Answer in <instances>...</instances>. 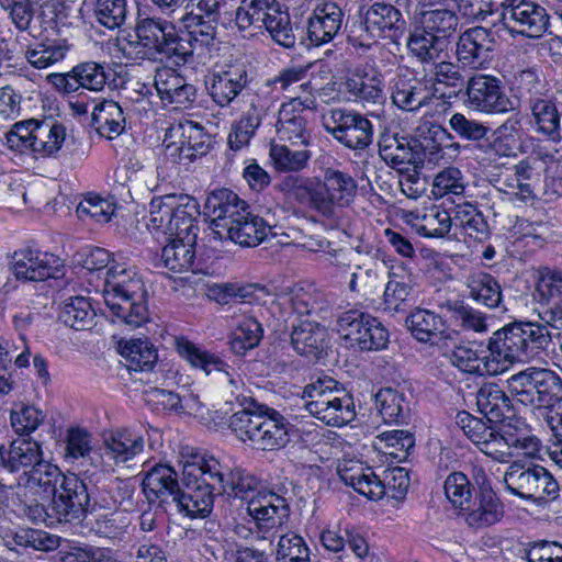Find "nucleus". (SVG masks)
Here are the masks:
<instances>
[{
	"label": "nucleus",
	"instance_id": "obj_42",
	"mask_svg": "<svg viewBox=\"0 0 562 562\" xmlns=\"http://www.w3.org/2000/svg\"><path fill=\"white\" fill-rule=\"evenodd\" d=\"M270 232L267 222L248 210L224 237L241 247H256L266 240Z\"/></svg>",
	"mask_w": 562,
	"mask_h": 562
},
{
	"label": "nucleus",
	"instance_id": "obj_1",
	"mask_svg": "<svg viewBox=\"0 0 562 562\" xmlns=\"http://www.w3.org/2000/svg\"><path fill=\"white\" fill-rule=\"evenodd\" d=\"M181 355L192 367L201 369L206 375L216 374L227 383V390L241 406L229 417L228 426L241 441L262 451L278 450L288 445L292 424L278 411L238 393L244 386L243 381L235 376L232 366L217 353Z\"/></svg>",
	"mask_w": 562,
	"mask_h": 562
},
{
	"label": "nucleus",
	"instance_id": "obj_51",
	"mask_svg": "<svg viewBox=\"0 0 562 562\" xmlns=\"http://www.w3.org/2000/svg\"><path fill=\"white\" fill-rule=\"evenodd\" d=\"M269 156L277 171L292 173L300 172L308 166L312 153L307 147L292 149L285 144L271 143Z\"/></svg>",
	"mask_w": 562,
	"mask_h": 562
},
{
	"label": "nucleus",
	"instance_id": "obj_56",
	"mask_svg": "<svg viewBox=\"0 0 562 562\" xmlns=\"http://www.w3.org/2000/svg\"><path fill=\"white\" fill-rule=\"evenodd\" d=\"M367 315L357 310L344 312L337 321V333L341 340L340 347L345 349H357L362 339Z\"/></svg>",
	"mask_w": 562,
	"mask_h": 562
},
{
	"label": "nucleus",
	"instance_id": "obj_50",
	"mask_svg": "<svg viewBox=\"0 0 562 562\" xmlns=\"http://www.w3.org/2000/svg\"><path fill=\"white\" fill-rule=\"evenodd\" d=\"M423 31L424 26L419 23L407 40V47L419 61L431 64L440 58L445 42L438 35Z\"/></svg>",
	"mask_w": 562,
	"mask_h": 562
},
{
	"label": "nucleus",
	"instance_id": "obj_5",
	"mask_svg": "<svg viewBox=\"0 0 562 562\" xmlns=\"http://www.w3.org/2000/svg\"><path fill=\"white\" fill-rule=\"evenodd\" d=\"M102 294L112 314L125 324L138 327L147 322V290L135 268L111 265L105 272Z\"/></svg>",
	"mask_w": 562,
	"mask_h": 562
},
{
	"label": "nucleus",
	"instance_id": "obj_4",
	"mask_svg": "<svg viewBox=\"0 0 562 562\" xmlns=\"http://www.w3.org/2000/svg\"><path fill=\"white\" fill-rule=\"evenodd\" d=\"M223 465L213 457L191 456L182 467L184 488L178 491L173 503L189 517H206L213 509L214 491L224 476Z\"/></svg>",
	"mask_w": 562,
	"mask_h": 562
},
{
	"label": "nucleus",
	"instance_id": "obj_38",
	"mask_svg": "<svg viewBox=\"0 0 562 562\" xmlns=\"http://www.w3.org/2000/svg\"><path fill=\"white\" fill-rule=\"evenodd\" d=\"M196 236L198 232L171 237V241L161 249L162 266L175 273L188 271L194 262Z\"/></svg>",
	"mask_w": 562,
	"mask_h": 562
},
{
	"label": "nucleus",
	"instance_id": "obj_52",
	"mask_svg": "<svg viewBox=\"0 0 562 562\" xmlns=\"http://www.w3.org/2000/svg\"><path fill=\"white\" fill-rule=\"evenodd\" d=\"M346 90L356 100L368 103H380L383 100V85L376 72L353 74L345 82Z\"/></svg>",
	"mask_w": 562,
	"mask_h": 562
},
{
	"label": "nucleus",
	"instance_id": "obj_60",
	"mask_svg": "<svg viewBox=\"0 0 562 562\" xmlns=\"http://www.w3.org/2000/svg\"><path fill=\"white\" fill-rule=\"evenodd\" d=\"M263 337L262 325L252 316L244 317L231 335L232 351H248L258 347Z\"/></svg>",
	"mask_w": 562,
	"mask_h": 562
},
{
	"label": "nucleus",
	"instance_id": "obj_6",
	"mask_svg": "<svg viewBox=\"0 0 562 562\" xmlns=\"http://www.w3.org/2000/svg\"><path fill=\"white\" fill-rule=\"evenodd\" d=\"M90 504L88 488L76 474L63 479L59 487L55 488L52 502L47 507L36 502H22L16 497L14 506L34 522L46 525L68 524L80 521L86 517Z\"/></svg>",
	"mask_w": 562,
	"mask_h": 562
},
{
	"label": "nucleus",
	"instance_id": "obj_35",
	"mask_svg": "<svg viewBox=\"0 0 562 562\" xmlns=\"http://www.w3.org/2000/svg\"><path fill=\"white\" fill-rule=\"evenodd\" d=\"M449 362L460 371L479 375H496L509 368L514 357L510 353H445Z\"/></svg>",
	"mask_w": 562,
	"mask_h": 562
},
{
	"label": "nucleus",
	"instance_id": "obj_9",
	"mask_svg": "<svg viewBox=\"0 0 562 562\" xmlns=\"http://www.w3.org/2000/svg\"><path fill=\"white\" fill-rule=\"evenodd\" d=\"M198 201L188 194H165L155 196L149 203L147 227L168 237L182 236L199 231Z\"/></svg>",
	"mask_w": 562,
	"mask_h": 562
},
{
	"label": "nucleus",
	"instance_id": "obj_58",
	"mask_svg": "<svg viewBox=\"0 0 562 562\" xmlns=\"http://www.w3.org/2000/svg\"><path fill=\"white\" fill-rule=\"evenodd\" d=\"M375 403L385 423H402L408 415L404 395L392 387L381 389L375 394Z\"/></svg>",
	"mask_w": 562,
	"mask_h": 562
},
{
	"label": "nucleus",
	"instance_id": "obj_57",
	"mask_svg": "<svg viewBox=\"0 0 562 562\" xmlns=\"http://www.w3.org/2000/svg\"><path fill=\"white\" fill-rule=\"evenodd\" d=\"M69 475L70 474H61L56 465L45 461L42 457L41 461H38L34 468H32L24 476H20L16 487L20 488L22 485L21 481H23V484L30 487H42L44 491L52 487L54 495L55 488L59 487L63 483V479H66Z\"/></svg>",
	"mask_w": 562,
	"mask_h": 562
},
{
	"label": "nucleus",
	"instance_id": "obj_31",
	"mask_svg": "<svg viewBox=\"0 0 562 562\" xmlns=\"http://www.w3.org/2000/svg\"><path fill=\"white\" fill-rule=\"evenodd\" d=\"M527 109L530 112V124L536 133L553 143L562 139L561 113L552 99L531 95L527 100Z\"/></svg>",
	"mask_w": 562,
	"mask_h": 562
},
{
	"label": "nucleus",
	"instance_id": "obj_54",
	"mask_svg": "<svg viewBox=\"0 0 562 562\" xmlns=\"http://www.w3.org/2000/svg\"><path fill=\"white\" fill-rule=\"evenodd\" d=\"M68 50L66 41H45L27 47L24 56L34 68L43 69L61 61Z\"/></svg>",
	"mask_w": 562,
	"mask_h": 562
},
{
	"label": "nucleus",
	"instance_id": "obj_20",
	"mask_svg": "<svg viewBox=\"0 0 562 562\" xmlns=\"http://www.w3.org/2000/svg\"><path fill=\"white\" fill-rule=\"evenodd\" d=\"M167 137L173 140L166 144V155L173 162L187 164L207 154L211 147L210 135L203 126L184 121L171 126Z\"/></svg>",
	"mask_w": 562,
	"mask_h": 562
},
{
	"label": "nucleus",
	"instance_id": "obj_25",
	"mask_svg": "<svg viewBox=\"0 0 562 562\" xmlns=\"http://www.w3.org/2000/svg\"><path fill=\"white\" fill-rule=\"evenodd\" d=\"M249 205L234 191L222 188L212 191L204 203L214 233L223 238L235 223L248 211Z\"/></svg>",
	"mask_w": 562,
	"mask_h": 562
},
{
	"label": "nucleus",
	"instance_id": "obj_14",
	"mask_svg": "<svg viewBox=\"0 0 562 562\" xmlns=\"http://www.w3.org/2000/svg\"><path fill=\"white\" fill-rule=\"evenodd\" d=\"M138 44L148 49L150 56L186 63L193 55L189 40L178 35L171 22L159 18L140 19L135 27Z\"/></svg>",
	"mask_w": 562,
	"mask_h": 562
},
{
	"label": "nucleus",
	"instance_id": "obj_30",
	"mask_svg": "<svg viewBox=\"0 0 562 562\" xmlns=\"http://www.w3.org/2000/svg\"><path fill=\"white\" fill-rule=\"evenodd\" d=\"M304 111L303 102L296 97L290 98L288 102L281 104L274 124L279 140L293 146L308 147L311 145L312 136Z\"/></svg>",
	"mask_w": 562,
	"mask_h": 562
},
{
	"label": "nucleus",
	"instance_id": "obj_17",
	"mask_svg": "<svg viewBox=\"0 0 562 562\" xmlns=\"http://www.w3.org/2000/svg\"><path fill=\"white\" fill-rule=\"evenodd\" d=\"M463 95L464 105L474 112L498 115L515 110V104L506 94L502 80L493 75L470 76Z\"/></svg>",
	"mask_w": 562,
	"mask_h": 562
},
{
	"label": "nucleus",
	"instance_id": "obj_26",
	"mask_svg": "<svg viewBox=\"0 0 562 562\" xmlns=\"http://www.w3.org/2000/svg\"><path fill=\"white\" fill-rule=\"evenodd\" d=\"M357 190V182L349 173L331 168L326 169L324 180L318 181L319 214L334 217L337 210L350 205Z\"/></svg>",
	"mask_w": 562,
	"mask_h": 562
},
{
	"label": "nucleus",
	"instance_id": "obj_32",
	"mask_svg": "<svg viewBox=\"0 0 562 562\" xmlns=\"http://www.w3.org/2000/svg\"><path fill=\"white\" fill-rule=\"evenodd\" d=\"M43 451L41 445L25 437H19L12 440L7 448L0 446V460L2 467L9 472H21L20 476H24L32 468L36 465Z\"/></svg>",
	"mask_w": 562,
	"mask_h": 562
},
{
	"label": "nucleus",
	"instance_id": "obj_63",
	"mask_svg": "<svg viewBox=\"0 0 562 562\" xmlns=\"http://www.w3.org/2000/svg\"><path fill=\"white\" fill-rule=\"evenodd\" d=\"M93 14L100 24L110 30L121 27L128 14L127 0H94Z\"/></svg>",
	"mask_w": 562,
	"mask_h": 562
},
{
	"label": "nucleus",
	"instance_id": "obj_18",
	"mask_svg": "<svg viewBox=\"0 0 562 562\" xmlns=\"http://www.w3.org/2000/svg\"><path fill=\"white\" fill-rule=\"evenodd\" d=\"M501 23L512 36L540 38L549 29L550 16L542 5L531 0H505Z\"/></svg>",
	"mask_w": 562,
	"mask_h": 562
},
{
	"label": "nucleus",
	"instance_id": "obj_2",
	"mask_svg": "<svg viewBox=\"0 0 562 562\" xmlns=\"http://www.w3.org/2000/svg\"><path fill=\"white\" fill-rule=\"evenodd\" d=\"M248 514L252 518L249 532L255 540L267 541L274 549L276 562H311V551L303 537L288 531L289 506L285 498L276 493H265L248 504Z\"/></svg>",
	"mask_w": 562,
	"mask_h": 562
},
{
	"label": "nucleus",
	"instance_id": "obj_28",
	"mask_svg": "<svg viewBox=\"0 0 562 562\" xmlns=\"http://www.w3.org/2000/svg\"><path fill=\"white\" fill-rule=\"evenodd\" d=\"M144 435L134 427L111 430L103 435L101 459L104 468L132 461L144 450Z\"/></svg>",
	"mask_w": 562,
	"mask_h": 562
},
{
	"label": "nucleus",
	"instance_id": "obj_47",
	"mask_svg": "<svg viewBox=\"0 0 562 562\" xmlns=\"http://www.w3.org/2000/svg\"><path fill=\"white\" fill-rule=\"evenodd\" d=\"M328 333L316 323L303 322L294 326L290 345L295 351H324L328 348Z\"/></svg>",
	"mask_w": 562,
	"mask_h": 562
},
{
	"label": "nucleus",
	"instance_id": "obj_39",
	"mask_svg": "<svg viewBox=\"0 0 562 562\" xmlns=\"http://www.w3.org/2000/svg\"><path fill=\"white\" fill-rule=\"evenodd\" d=\"M143 491L150 503L160 499L166 502L168 497L175 501L179 491L177 472L168 464H155L143 479Z\"/></svg>",
	"mask_w": 562,
	"mask_h": 562
},
{
	"label": "nucleus",
	"instance_id": "obj_23",
	"mask_svg": "<svg viewBox=\"0 0 562 562\" xmlns=\"http://www.w3.org/2000/svg\"><path fill=\"white\" fill-rule=\"evenodd\" d=\"M109 75L102 64L85 61L74 66L68 72L49 74L46 79L58 93L70 95L80 94L82 90L102 91Z\"/></svg>",
	"mask_w": 562,
	"mask_h": 562
},
{
	"label": "nucleus",
	"instance_id": "obj_49",
	"mask_svg": "<svg viewBox=\"0 0 562 562\" xmlns=\"http://www.w3.org/2000/svg\"><path fill=\"white\" fill-rule=\"evenodd\" d=\"M469 296L488 308L498 307L502 302V289L498 281L485 272L472 273L467 279Z\"/></svg>",
	"mask_w": 562,
	"mask_h": 562
},
{
	"label": "nucleus",
	"instance_id": "obj_36",
	"mask_svg": "<svg viewBox=\"0 0 562 562\" xmlns=\"http://www.w3.org/2000/svg\"><path fill=\"white\" fill-rule=\"evenodd\" d=\"M155 88L162 101L176 105H187L195 99V88L175 69H157L154 78Z\"/></svg>",
	"mask_w": 562,
	"mask_h": 562
},
{
	"label": "nucleus",
	"instance_id": "obj_53",
	"mask_svg": "<svg viewBox=\"0 0 562 562\" xmlns=\"http://www.w3.org/2000/svg\"><path fill=\"white\" fill-rule=\"evenodd\" d=\"M415 446L412 432L403 429L383 431L375 437L374 448L398 462L406 460L408 451Z\"/></svg>",
	"mask_w": 562,
	"mask_h": 562
},
{
	"label": "nucleus",
	"instance_id": "obj_22",
	"mask_svg": "<svg viewBox=\"0 0 562 562\" xmlns=\"http://www.w3.org/2000/svg\"><path fill=\"white\" fill-rule=\"evenodd\" d=\"M412 335L431 347L456 351H472L471 347L459 345V334L446 328L443 319L428 310H417L406 318Z\"/></svg>",
	"mask_w": 562,
	"mask_h": 562
},
{
	"label": "nucleus",
	"instance_id": "obj_45",
	"mask_svg": "<svg viewBox=\"0 0 562 562\" xmlns=\"http://www.w3.org/2000/svg\"><path fill=\"white\" fill-rule=\"evenodd\" d=\"M92 124L102 136L110 139L119 136L125 128V116L121 105L113 100H103L93 109Z\"/></svg>",
	"mask_w": 562,
	"mask_h": 562
},
{
	"label": "nucleus",
	"instance_id": "obj_48",
	"mask_svg": "<svg viewBox=\"0 0 562 562\" xmlns=\"http://www.w3.org/2000/svg\"><path fill=\"white\" fill-rule=\"evenodd\" d=\"M223 469L226 475L224 476L223 483L217 484V486L218 491L226 494L228 497L248 499V502H250L258 495L266 493L259 492L257 495H254L258 487V481L254 475L247 473L245 470L239 468L228 470L225 467H223ZM249 503H247V505Z\"/></svg>",
	"mask_w": 562,
	"mask_h": 562
},
{
	"label": "nucleus",
	"instance_id": "obj_41",
	"mask_svg": "<svg viewBox=\"0 0 562 562\" xmlns=\"http://www.w3.org/2000/svg\"><path fill=\"white\" fill-rule=\"evenodd\" d=\"M391 98L398 109L415 111L430 101L431 92L422 80L398 76L392 86Z\"/></svg>",
	"mask_w": 562,
	"mask_h": 562
},
{
	"label": "nucleus",
	"instance_id": "obj_37",
	"mask_svg": "<svg viewBox=\"0 0 562 562\" xmlns=\"http://www.w3.org/2000/svg\"><path fill=\"white\" fill-rule=\"evenodd\" d=\"M342 11L333 2L315 8L308 19L307 33L311 43L318 46L330 42L341 27Z\"/></svg>",
	"mask_w": 562,
	"mask_h": 562
},
{
	"label": "nucleus",
	"instance_id": "obj_40",
	"mask_svg": "<svg viewBox=\"0 0 562 562\" xmlns=\"http://www.w3.org/2000/svg\"><path fill=\"white\" fill-rule=\"evenodd\" d=\"M476 406L488 423H504L512 412L510 397L496 383H485L476 392Z\"/></svg>",
	"mask_w": 562,
	"mask_h": 562
},
{
	"label": "nucleus",
	"instance_id": "obj_59",
	"mask_svg": "<svg viewBox=\"0 0 562 562\" xmlns=\"http://www.w3.org/2000/svg\"><path fill=\"white\" fill-rule=\"evenodd\" d=\"M420 24L424 26L423 32L427 30L445 42L457 31L459 18L452 10H428L422 13Z\"/></svg>",
	"mask_w": 562,
	"mask_h": 562
},
{
	"label": "nucleus",
	"instance_id": "obj_24",
	"mask_svg": "<svg viewBox=\"0 0 562 562\" xmlns=\"http://www.w3.org/2000/svg\"><path fill=\"white\" fill-rule=\"evenodd\" d=\"M331 124L326 123V131L349 149L363 150L373 139L372 123L364 115L344 110L331 112Z\"/></svg>",
	"mask_w": 562,
	"mask_h": 562
},
{
	"label": "nucleus",
	"instance_id": "obj_43",
	"mask_svg": "<svg viewBox=\"0 0 562 562\" xmlns=\"http://www.w3.org/2000/svg\"><path fill=\"white\" fill-rule=\"evenodd\" d=\"M2 539L9 550L18 553H22L26 549L50 551L58 546V538L56 536L32 528L8 530Z\"/></svg>",
	"mask_w": 562,
	"mask_h": 562
},
{
	"label": "nucleus",
	"instance_id": "obj_7",
	"mask_svg": "<svg viewBox=\"0 0 562 562\" xmlns=\"http://www.w3.org/2000/svg\"><path fill=\"white\" fill-rule=\"evenodd\" d=\"M237 30L248 35L268 32L271 40L285 48L295 45V34L288 10L278 0H241L234 11Z\"/></svg>",
	"mask_w": 562,
	"mask_h": 562
},
{
	"label": "nucleus",
	"instance_id": "obj_16",
	"mask_svg": "<svg viewBox=\"0 0 562 562\" xmlns=\"http://www.w3.org/2000/svg\"><path fill=\"white\" fill-rule=\"evenodd\" d=\"M245 108L228 135V145L233 150L247 146L263 120L273 113L278 101L272 89L262 82L255 90L243 94Z\"/></svg>",
	"mask_w": 562,
	"mask_h": 562
},
{
	"label": "nucleus",
	"instance_id": "obj_11",
	"mask_svg": "<svg viewBox=\"0 0 562 562\" xmlns=\"http://www.w3.org/2000/svg\"><path fill=\"white\" fill-rule=\"evenodd\" d=\"M337 473L340 480L364 495L369 499H381L389 494L392 498L402 499L409 486V477L403 468L384 471L380 479L371 468L361 463L344 461L338 464Z\"/></svg>",
	"mask_w": 562,
	"mask_h": 562
},
{
	"label": "nucleus",
	"instance_id": "obj_15",
	"mask_svg": "<svg viewBox=\"0 0 562 562\" xmlns=\"http://www.w3.org/2000/svg\"><path fill=\"white\" fill-rule=\"evenodd\" d=\"M503 481L506 490L521 499L540 503L559 496V483L540 464L513 461L506 469Z\"/></svg>",
	"mask_w": 562,
	"mask_h": 562
},
{
	"label": "nucleus",
	"instance_id": "obj_19",
	"mask_svg": "<svg viewBox=\"0 0 562 562\" xmlns=\"http://www.w3.org/2000/svg\"><path fill=\"white\" fill-rule=\"evenodd\" d=\"M488 351L555 350V344L544 326L531 323L512 324L493 334Z\"/></svg>",
	"mask_w": 562,
	"mask_h": 562
},
{
	"label": "nucleus",
	"instance_id": "obj_55",
	"mask_svg": "<svg viewBox=\"0 0 562 562\" xmlns=\"http://www.w3.org/2000/svg\"><path fill=\"white\" fill-rule=\"evenodd\" d=\"M415 227L418 234L425 237H443L451 227L450 212L438 205H432L424 211L422 215H416Z\"/></svg>",
	"mask_w": 562,
	"mask_h": 562
},
{
	"label": "nucleus",
	"instance_id": "obj_34",
	"mask_svg": "<svg viewBox=\"0 0 562 562\" xmlns=\"http://www.w3.org/2000/svg\"><path fill=\"white\" fill-rule=\"evenodd\" d=\"M469 527L474 529L490 527L504 517V505L498 496L487 488H483L462 509Z\"/></svg>",
	"mask_w": 562,
	"mask_h": 562
},
{
	"label": "nucleus",
	"instance_id": "obj_8",
	"mask_svg": "<svg viewBox=\"0 0 562 562\" xmlns=\"http://www.w3.org/2000/svg\"><path fill=\"white\" fill-rule=\"evenodd\" d=\"M198 201L188 194H165L155 196L149 203L147 227L168 237L182 236L199 231Z\"/></svg>",
	"mask_w": 562,
	"mask_h": 562
},
{
	"label": "nucleus",
	"instance_id": "obj_33",
	"mask_svg": "<svg viewBox=\"0 0 562 562\" xmlns=\"http://www.w3.org/2000/svg\"><path fill=\"white\" fill-rule=\"evenodd\" d=\"M492 45L493 38L487 29L482 26L469 29L458 38L456 48L458 60L463 66L476 69L488 58Z\"/></svg>",
	"mask_w": 562,
	"mask_h": 562
},
{
	"label": "nucleus",
	"instance_id": "obj_12",
	"mask_svg": "<svg viewBox=\"0 0 562 562\" xmlns=\"http://www.w3.org/2000/svg\"><path fill=\"white\" fill-rule=\"evenodd\" d=\"M507 384L512 397L530 407L532 413L562 401V379L549 369L528 368L513 374Z\"/></svg>",
	"mask_w": 562,
	"mask_h": 562
},
{
	"label": "nucleus",
	"instance_id": "obj_13",
	"mask_svg": "<svg viewBox=\"0 0 562 562\" xmlns=\"http://www.w3.org/2000/svg\"><path fill=\"white\" fill-rule=\"evenodd\" d=\"M432 137L425 138L426 144L414 137H407L397 133L385 132L379 139V155L392 168L413 165L420 167L424 164L426 150L429 149V160L441 157L439 154L442 147L438 140L450 138V134L442 127L437 126L431 131Z\"/></svg>",
	"mask_w": 562,
	"mask_h": 562
},
{
	"label": "nucleus",
	"instance_id": "obj_61",
	"mask_svg": "<svg viewBox=\"0 0 562 562\" xmlns=\"http://www.w3.org/2000/svg\"><path fill=\"white\" fill-rule=\"evenodd\" d=\"M115 212V203L94 193H88L77 205L76 213L80 220L90 218L95 223H108Z\"/></svg>",
	"mask_w": 562,
	"mask_h": 562
},
{
	"label": "nucleus",
	"instance_id": "obj_21",
	"mask_svg": "<svg viewBox=\"0 0 562 562\" xmlns=\"http://www.w3.org/2000/svg\"><path fill=\"white\" fill-rule=\"evenodd\" d=\"M539 307L540 318L548 325L562 326V271L546 266L539 267L532 293Z\"/></svg>",
	"mask_w": 562,
	"mask_h": 562
},
{
	"label": "nucleus",
	"instance_id": "obj_64",
	"mask_svg": "<svg viewBox=\"0 0 562 562\" xmlns=\"http://www.w3.org/2000/svg\"><path fill=\"white\" fill-rule=\"evenodd\" d=\"M519 120L507 119L495 130V137L491 143V149L498 157L515 156V148L519 134Z\"/></svg>",
	"mask_w": 562,
	"mask_h": 562
},
{
	"label": "nucleus",
	"instance_id": "obj_10",
	"mask_svg": "<svg viewBox=\"0 0 562 562\" xmlns=\"http://www.w3.org/2000/svg\"><path fill=\"white\" fill-rule=\"evenodd\" d=\"M337 387V382L329 378H318L306 384L302 392L304 408L324 424L340 427L353 420L356 416L352 398Z\"/></svg>",
	"mask_w": 562,
	"mask_h": 562
},
{
	"label": "nucleus",
	"instance_id": "obj_29",
	"mask_svg": "<svg viewBox=\"0 0 562 562\" xmlns=\"http://www.w3.org/2000/svg\"><path fill=\"white\" fill-rule=\"evenodd\" d=\"M248 82V68L244 63L225 64L213 71L209 92L217 105L225 108L246 89Z\"/></svg>",
	"mask_w": 562,
	"mask_h": 562
},
{
	"label": "nucleus",
	"instance_id": "obj_46",
	"mask_svg": "<svg viewBox=\"0 0 562 562\" xmlns=\"http://www.w3.org/2000/svg\"><path fill=\"white\" fill-rule=\"evenodd\" d=\"M58 316L66 326L76 330H87L93 325L95 312L89 299L72 296L61 303Z\"/></svg>",
	"mask_w": 562,
	"mask_h": 562
},
{
	"label": "nucleus",
	"instance_id": "obj_62",
	"mask_svg": "<svg viewBox=\"0 0 562 562\" xmlns=\"http://www.w3.org/2000/svg\"><path fill=\"white\" fill-rule=\"evenodd\" d=\"M65 135L63 125L42 122L35 128L32 150L44 156L53 155L60 149Z\"/></svg>",
	"mask_w": 562,
	"mask_h": 562
},
{
	"label": "nucleus",
	"instance_id": "obj_44",
	"mask_svg": "<svg viewBox=\"0 0 562 562\" xmlns=\"http://www.w3.org/2000/svg\"><path fill=\"white\" fill-rule=\"evenodd\" d=\"M367 23L380 37H398L404 27L400 10L389 3L375 2L366 12Z\"/></svg>",
	"mask_w": 562,
	"mask_h": 562
},
{
	"label": "nucleus",
	"instance_id": "obj_27",
	"mask_svg": "<svg viewBox=\"0 0 562 562\" xmlns=\"http://www.w3.org/2000/svg\"><path fill=\"white\" fill-rule=\"evenodd\" d=\"M13 272L24 281L57 279L64 276V263L54 254L27 248L14 252Z\"/></svg>",
	"mask_w": 562,
	"mask_h": 562
},
{
	"label": "nucleus",
	"instance_id": "obj_3",
	"mask_svg": "<svg viewBox=\"0 0 562 562\" xmlns=\"http://www.w3.org/2000/svg\"><path fill=\"white\" fill-rule=\"evenodd\" d=\"M507 423L501 430L487 425L482 418L468 412H459L456 424L481 452L499 463H508L514 458V450L525 456L536 457L541 448L540 439L531 434L529 425L521 418H505Z\"/></svg>",
	"mask_w": 562,
	"mask_h": 562
}]
</instances>
